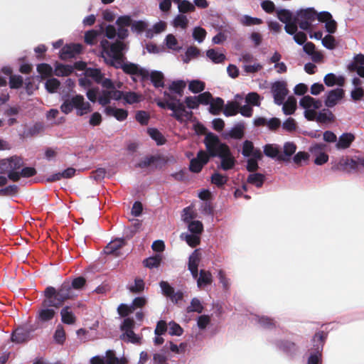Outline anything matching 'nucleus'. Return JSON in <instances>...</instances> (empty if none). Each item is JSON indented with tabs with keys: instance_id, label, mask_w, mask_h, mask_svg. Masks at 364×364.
I'll return each instance as SVG.
<instances>
[{
	"instance_id": "8fccbe9b",
	"label": "nucleus",
	"mask_w": 364,
	"mask_h": 364,
	"mask_svg": "<svg viewBox=\"0 0 364 364\" xmlns=\"http://www.w3.org/2000/svg\"><path fill=\"white\" fill-rule=\"evenodd\" d=\"M99 32L96 30H90L85 33V42L90 46L97 44L98 41Z\"/></svg>"
},
{
	"instance_id": "dca6fc26",
	"label": "nucleus",
	"mask_w": 364,
	"mask_h": 364,
	"mask_svg": "<svg viewBox=\"0 0 364 364\" xmlns=\"http://www.w3.org/2000/svg\"><path fill=\"white\" fill-rule=\"evenodd\" d=\"M31 338V330L24 327L17 328L11 334V340L15 343H22Z\"/></svg>"
},
{
	"instance_id": "4d7b16f0",
	"label": "nucleus",
	"mask_w": 364,
	"mask_h": 364,
	"mask_svg": "<svg viewBox=\"0 0 364 364\" xmlns=\"http://www.w3.org/2000/svg\"><path fill=\"white\" fill-rule=\"evenodd\" d=\"M188 23L187 17L183 14H178L173 20L172 24L175 28L180 27L185 29Z\"/></svg>"
},
{
	"instance_id": "a18cd8bd",
	"label": "nucleus",
	"mask_w": 364,
	"mask_h": 364,
	"mask_svg": "<svg viewBox=\"0 0 364 364\" xmlns=\"http://www.w3.org/2000/svg\"><path fill=\"white\" fill-rule=\"evenodd\" d=\"M255 318L260 326L264 328L272 329L276 327V323L269 317L255 316Z\"/></svg>"
},
{
	"instance_id": "de8ad7c7",
	"label": "nucleus",
	"mask_w": 364,
	"mask_h": 364,
	"mask_svg": "<svg viewBox=\"0 0 364 364\" xmlns=\"http://www.w3.org/2000/svg\"><path fill=\"white\" fill-rule=\"evenodd\" d=\"M186 87L185 81L182 80L173 81L169 85V90L176 94L178 95L180 97L183 95V89Z\"/></svg>"
},
{
	"instance_id": "680f3d73",
	"label": "nucleus",
	"mask_w": 364,
	"mask_h": 364,
	"mask_svg": "<svg viewBox=\"0 0 364 364\" xmlns=\"http://www.w3.org/2000/svg\"><path fill=\"white\" fill-rule=\"evenodd\" d=\"M60 83L56 78H50L45 83L46 89L50 93L55 92L59 87Z\"/></svg>"
},
{
	"instance_id": "9d476101",
	"label": "nucleus",
	"mask_w": 364,
	"mask_h": 364,
	"mask_svg": "<svg viewBox=\"0 0 364 364\" xmlns=\"http://www.w3.org/2000/svg\"><path fill=\"white\" fill-rule=\"evenodd\" d=\"M127 358L116 357L114 351L107 350L105 355H95L90 359V364H127Z\"/></svg>"
},
{
	"instance_id": "a211bd4d",
	"label": "nucleus",
	"mask_w": 364,
	"mask_h": 364,
	"mask_svg": "<svg viewBox=\"0 0 364 364\" xmlns=\"http://www.w3.org/2000/svg\"><path fill=\"white\" fill-rule=\"evenodd\" d=\"M296 149L297 146L294 142H285L283 146V153H281L279 156V161H289L290 158L295 154Z\"/></svg>"
},
{
	"instance_id": "5fc2aeb1",
	"label": "nucleus",
	"mask_w": 364,
	"mask_h": 364,
	"mask_svg": "<svg viewBox=\"0 0 364 364\" xmlns=\"http://www.w3.org/2000/svg\"><path fill=\"white\" fill-rule=\"evenodd\" d=\"M148 134L150 137L154 139L158 145H162L165 143V139L161 133L156 129H148Z\"/></svg>"
},
{
	"instance_id": "c85d7f7f",
	"label": "nucleus",
	"mask_w": 364,
	"mask_h": 364,
	"mask_svg": "<svg viewBox=\"0 0 364 364\" xmlns=\"http://www.w3.org/2000/svg\"><path fill=\"white\" fill-rule=\"evenodd\" d=\"M282 105V111L286 115L293 114L296 109V100L294 97H289L284 100Z\"/></svg>"
},
{
	"instance_id": "e2e57ef3",
	"label": "nucleus",
	"mask_w": 364,
	"mask_h": 364,
	"mask_svg": "<svg viewBox=\"0 0 364 364\" xmlns=\"http://www.w3.org/2000/svg\"><path fill=\"white\" fill-rule=\"evenodd\" d=\"M211 181L217 186L220 187L227 183L228 177L218 172H215L211 176Z\"/></svg>"
},
{
	"instance_id": "0e129e2a",
	"label": "nucleus",
	"mask_w": 364,
	"mask_h": 364,
	"mask_svg": "<svg viewBox=\"0 0 364 364\" xmlns=\"http://www.w3.org/2000/svg\"><path fill=\"white\" fill-rule=\"evenodd\" d=\"M178 11L181 14L192 12L195 11V5L188 0L183 1L178 6Z\"/></svg>"
},
{
	"instance_id": "f3484780",
	"label": "nucleus",
	"mask_w": 364,
	"mask_h": 364,
	"mask_svg": "<svg viewBox=\"0 0 364 364\" xmlns=\"http://www.w3.org/2000/svg\"><path fill=\"white\" fill-rule=\"evenodd\" d=\"M318 20L325 23V28L328 33H334L337 28V23L328 11H321L318 14Z\"/></svg>"
},
{
	"instance_id": "c756f323",
	"label": "nucleus",
	"mask_w": 364,
	"mask_h": 364,
	"mask_svg": "<svg viewBox=\"0 0 364 364\" xmlns=\"http://www.w3.org/2000/svg\"><path fill=\"white\" fill-rule=\"evenodd\" d=\"M60 316L62 322L65 324L72 325L75 322L76 318L68 306H65L61 309Z\"/></svg>"
},
{
	"instance_id": "7c9ffc66",
	"label": "nucleus",
	"mask_w": 364,
	"mask_h": 364,
	"mask_svg": "<svg viewBox=\"0 0 364 364\" xmlns=\"http://www.w3.org/2000/svg\"><path fill=\"white\" fill-rule=\"evenodd\" d=\"M209 112L213 115H218L224 107V100L220 97L213 98L210 103Z\"/></svg>"
},
{
	"instance_id": "412c9836",
	"label": "nucleus",
	"mask_w": 364,
	"mask_h": 364,
	"mask_svg": "<svg viewBox=\"0 0 364 364\" xmlns=\"http://www.w3.org/2000/svg\"><path fill=\"white\" fill-rule=\"evenodd\" d=\"M355 140V136L352 133L342 134L336 144V148L338 150L346 149L350 147L352 142Z\"/></svg>"
},
{
	"instance_id": "e433bc0d",
	"label": "nucleus",
	"mask_w": 364,
	"mask_h": 364,
	"mask_svg": "<svg viewBox=\"0 0 364 364\" xmlns=\"http://www.w3.org/2000/svg\"><path fill=\"white\" fill-rule=\"evenodd\" d=\"M164 43L168 49L173 51H179L181 49V46H179L178 40L173 34H168L166 36Z\"/></svg>"
},
{
	"instance_id": "338daca9",
	"label": "nucleus",
	"mask_w": 364,
	"mask_h": 364,
	"mask_svg": "<svg viewBox=\"0 0 364 364\" xmlns=\"http://www.w3.org/2000/svg\"><path fill=\"white\" fill-rule=\"evenodd\" d=\"M18 187L16 185H9L5 188L0 189V196H13L17 194Z\"/></svg>"
},
{
	"instance_id": "bb28decb",
	"label": "nucleus",
	"mask_w": 364,
	"mask_h": 364,
	"mask_svg": "<svg viewBox=\"0 0 364 364\" xmlns=\"http://www.w3.org/2000/svg\"><path fill=\"white\" fill-rule=\"evenodd\" d=\"M335 116L328 109H323L319 112H316L314 120L319 123H326L333 122Z\"/></svg>"
},
{
	"instance_id": "f03ea898",
	"label": "nucleus",
	"mask_w": 364,
	"mask_h": 364,
	"mask_svg": "<svg viewBox=\"0 0 364 364\" xmlns=\"http://www.w3.org/2000/svg\"><path fill=\"white\" fill-rule=\"evenodd\" d=\"M204 144L211 157L218 156L220 159L219 168L228 171L235 166L236 160L231 154L229 146L222 143L216 134L208 133L205 136Z\"/></svg>"
},
{
	"instance_id": "6e6552de",
	"label": "nucleus",
	"mask_w": 364,
	"mask_h": 364,
	"mask_svg": "<svg viewBox=\"0 0 364 364\" xmlns=\"http://www.w3.org/2000/svg\"><path fill=\"white\" fill-rule=\"evenodd\" d=\"M299 105L304 109V117L309 121H314L316 110L322 107V102L310 95H304L299 100Z\"/></svg>"
},
{
	"instance_id": "ddd939ff",
	"label": "nucleus",
	"mask_w": 364,
	"mask_h": 364,
	"mask_svg": "<svg viewBox=\"0 0 364 364\" xmlns=\"http://www.w3.org/2000/svg\"><path fill=\"white\" fill-rule=\"evenodd\" d=\"M146 304L144 296L136 297L130 305L121 304L117 308V312L121 316H127L138 308H142Z\"/></svg>"
},
{
	"instance_id": "5701e85b",
	"label": "nucleus",
	"mask_w": 364,
	"mask_h": 364,
	"mask_svg": "<svg viewBox=\"0 0 364 364\" xmlns=\"http://www.w3.org/2000/svg\"><path fill=\"white\" fill-rule=\"evenodd\" d=\"M323 81L328 87H333L336 85L341 87L344 85L345 78L341 75L336 76L334 73H330L325 75Z\"/></svg>"
},
{
	"instance_id": "09e8293b",
	"label": "nucleus",
	"mask_w": 364,
	"mask_h": 364,
	"mask_svg": "<svg viewBox=\"0 0 364 364\" xmlns=\"http://www.w3.org/2000/svg\"><path fill=\"white\" fill-rule=\"evenodd\" d=\"M203 311V306L198 298H193L191 300L190 305L186 308L187 313L197 312L200 314Z\"/></svg>"
},
{
	"instance_id": "9b49d317",
	"label": "nucleus",
	"mask_w": 364,
	"mask_h": 364,
	"mask_svg": "<svg viewBox=\"0 0 364 364\" xmlns=\"http://www.w3.org/2000/svg\"><path fill=\"white\" fill-rule=\"evenodd\" d=\"M287 82L284 81H276L271 86V92L274 98V102L277 105H282L289 93Z\"/></svg>"
},
{
	"instance_id": "f704fd0d",
	"label": "nucleus",
	"mask_w": 364,
	"mask_h": 364,
	"mask_svg": "<svg viewBox=\"0 0 364 364\" xmlns=\"http://www.w3.org/2000/svg\"><path fill=\"white\" fill-rule=\"evenodd\" d=\"M43 307V309L39 310L38 314V318L41 322H47L53 319V318L55 315V311L53 309H49L48 307L46 306Z\"/></svg>"
},
{
	"instance_id": "864d4df0",
	"label": "nucleus",
	"mask_w": 364,
	"mask_h": 364,
	"mask_svg": "<svg viewBox=\"0 0 364 364\" xmlns=\"http://www.w3.org/2000/svg\"><path fill=\"white\" fill-rule=\"evenodd\" d=\"M218 278L219 280V282L221 284L223 289L225 291H228L231 286V281L230 279L228 278L226 275L224 271L222 269L219 270L218 272Z\"/></svg>"
},
{
	"instance_id": "4c0bfd02",
	"label": "nucleus",
	"mask_w": 364,
	"mask_h": 364,
	"mask_svg": "<svg viewBox=\"0 0 364 364\" xmlns=\"http://www.w3.org/2000/svg\"><path fill=\"white\" fill-rule=\"evenodd\" d=\"M74 71V68L70 65L58 64L56 65L54 73L57 76H68Z\"/></svg>"
},
{
	"instance_id": "2f4dec72",
	"label": "nucleus",
	"mask_w": 364,
	"mask_h": 364,
	"mask_svg": "<svg viewBox=\"0 0 364 364\" xmlns=\"http://www.w3.org/2000/svg\"><path fill=\"white\" fill-rule=\"evenodd\" d=\"M65 300L70 299L77 296V294L71 289L70 282H65L61 286L56 289Z\"/></svg>"
},
{
	"instance_id": "4be33fe9",
	"label": "nucleus",
	"mask_w": 364,
	"mask_h": 364,
	"mask_svg": "<svg viewBox=\"0 0 364 364\" xmlns=\"http://www.w3.org/2000/svg\"><path fill=\"white\" fill-rule=\"evenodd\" d=\"M237 99H242L240 95H235V101H228L224 107L223 114L226 117L235 116L239 112L240 105L237 102Z\"/></svg>"
},
{
	"instance_id": "c03bdc74",
	"label": "nucleus",
	"mask_w": 364,
	"mask_h": 364,
	"mask_svg": "<svg viewBox=\"0 0 364 364\" xmlns=\"http://www.w3.org/2000/svg\"><path fill=\"white\" fill-rule=\"evenodd\" d=\"M161 262V256L160 255H156L145 259L143 261V264L146 267L149 269L158 267Z\"/></svg>"
},
{
	"instance_id": "052dcab7",
	"label": "nucleus",
	"mask_w": 364,
	"mask_h": 364,
	"mask_svg": "<svg viewBox=\"0 0 364 364\" xmlns=\"http://www.w3.org/2000/svg\"><path fill=\"white\" fill-rule=\"evenodd\" d=\"M240 22L244 26H250L253 25H259L262 23V21L261 18H259L252 17L248 15H244L241 18Z\"/></svg>"
},
{
	"instance_id": "a19ab883",
	"label": "nucleus",
	"mask_w": 364,
	"mask_h": 364,
	"mask_svg": "<svg viewBox=\"0 0 364 364\" xmlns=\"http://www.w3.org/2000/svg\"><path fill=\"white\" fill-rule=\"evenodd\" d=\"M80 50L81 46L78 44L67 46L62 49V55L65 58H72L75 54L79 53Z\"/></svg>"
},
{
	"instance_id": "f8f14e48",
	"label": "nucleus",
	"mask_w": 364,
	"mask_h": 364,
	"mask_svg": "<svg viewBox=\"0 0 364 364\" xmlns=\"http://www.w3.org/2000/svg\"><path fill=\"white\" fill-rule=\"evenodd\" d=\"M134 322L132 318H124L121 325V330L123 331L121 338L122 339H127V341L131 342L132 343H139L141 338L134 333Z\"/></svg>"
},
{
	"instance_id": "1a4fd4ad",
	"label": "nucleus",
	"mask_w": 364,
	"mask_h": 364,
	"mask_svg": "<svg viewBox=\"0 0 364 364\" xmlns=\"http://www.w3.org/2000/svg\"><path fill=\"white\" fill-rule=\"evenodd\" d=\"M45 299L42 305L46 307L58 308L66 301L53 287H48L44 291Z\"/></svg>"
},
{
	"instance_id": "6ab92c4d",
	"label": "nucleus",
	"mask_w": 364,
	"mask_h": 364,
	"mask_svg": "<svg viewBox=\"0 0 364 364\" xmlns=\"http://www.w3.org/2000/svg\"><path fill=\"white\" fill-rule=\"evenodd\" d=\"M275 345L280 350L290 355H295L298 351L297 346L294 342L289 341H277Z\"/></svg>"
},
{
	"instance_id": "ea45409f",
	"label": "nucleus",
	"mask_w": 364,
	"mask_h": 364,
	"mask_svg": "<svg viewBox=\"0 0 364 364\" xmlns=\"http://www.w3.org/2000/svg\"><path fill=\"white\" fill-rule=\"evenodd\" d=\"M124 244V240L123 238H117L107 244L105 248V252L106 254H112L122 246H123Z\"/></svg>"
},
{
	"instance_id": "2eb2a0df",
	"label": "nucleus",
	"mask_w": 364,
	"mask_h": 364,
	"mask_svg": "<svg viewBox=\"0 0 364 364\" xmlns=\"http://www.w3.org/2000/svg\"><path fill=\"white\" fill-rule=\"evenodd\" d=\"M210 156L209 153L207 154L203 150L199 151L196 157L192 159L190 161V171L193 173H199L203 166L209 161Z\"/></svg>"
},
{
	"instance_id": "7ed1b4c3",
	"label": "nucleus",
	"mask_w": 364,
	"mask_h": 364,
	"mask_svg": "<svg viewBox=\"0 0 364 364\" xmlns=\"http://www.w3.org/2000/svg\"><path fill=\"white\" fill-rule=\"evenodd\" d=\"M85 74L86 77L92 78L103 87L98 97V102L101 105H107L110 103L111 100H119L121 99L123 92L117 90L114 82L109 78L105 77V74L100 69L88 68L85 70Z\"/></svg>"
},
{
	"instance_id": "39448f33",
	"label": "nucleus",
	"mask_w": 364,
	"mask_h": 364,
	"mask_svg": "<svg viewBox=\"0 0 364 364\" xmlns=\"http://www.w3.org/2000/svg\"><path fill=\"white\" fill-rule=\"evenodd\" d=\"M157 105L162 109H168L172 111L171 116L178 122H183L184 120H189L193 114L191 111H187L184 104L181 101L170 102L169 100H159Z\"/></svg>"
},
{
	"instance_id": "58836bf2",
	"label": "nucleus",
	"mask_w": 364,
	"mask_h": 364,
	"mask_svg": "<svg viewBox=\"0 0 364 364\" xmlns=\"http://www.w3.org/2000/svg\"><path fill=\"white\" fill-rule=\"evenodd\" d=\"M200 53V50L196 46H189L182 57V60L184 63H188L192 59L197 58Z\"/></svg>"
},
{
	"instance_id": "3c124183",
	"label": "nucleus",
	"mask_w": 364,
	"mask_h": 364,
	"mask_svg": "<svg viewBox=\"0 0 364 364\" xmlns=\"http://www.w3.org/2000/svg\"><path fill=\"white\" fill-rule=\"evenodd\" d=\"M205 82L199 80H193L189 82L188 89L193 93H199L204 90Z\"/></svg>"
},
{
	"instance_id": "bf43d9fd",
	"label": "nucleus",
	"mask_w": 364,
	"mask_h": 364,
	"mask_svg": "<svg viewBox=\"0 0 364 364\" xmlns=\"http://www.w3.org/2000/svg\"><path fill=\"white\" fill-rule=\"evenodd\" d=\"M206 34V31L200 26H197L193 28V38L199 43H202L204 41Z\"/></svg>"
},
{
	"instance_id": "20e7f679",
	"label": "nucleus",
	"mask_w": 364,
	"mask_h": 364,
	"mask_svg": "<svg viewBox=\"0 0 364 364\" xmlns=\"http://www.w3.org/2000/svg\"><path fill=\"white\" fill-rule=\"evenodd\" d=\"M73 109H76L77 116H83L92 111L90 104L85 102L84 97L81 95L68 96L63 100L60 109L64 114L70 113Z\"/></svg>"
},
{
	"instance_id": "4468645a",
	"label": "nucleus",
	"mask_w": 364,
	"mask_h": 364,
	"mask_svg": "<svg viewBox=\"0 0 364 364\" xmlns=\"http://www.w3.org/2000/svg\"><path fill=\"white\" fill-rule=\"evenodd\" d=\"M345 96V91L341 87L331 90L325 94L324 105L328 108H332L339 104Z\"/></svg>"
},
{
	"instance_id": "c9c22d12",
	"label": "nucleus",
	"mask_w": 364,
	"mask_h": 364,
	"mask_svg": "<svg viewBox=\"0 0 364 364\" xmlns=\"http://www.w3.org/2000/svg\"><path fill=\"white\" fill-rule=\"evenodd\" d=\"M264 180V175L259 173H253L248 176L247 181V183L252 184L257 188H260L262 186Z\"/></svg>"
},
{
	"instance_id": "cd10ccee",
	"label": "nucleus",
	"mask_w": 364,
	"mask_h": 364,
	"mask_svg": "<svg viewBox=\"0 0 364 364\" xmlns=\"http://www.w3.org/2000/svg\"><path fill=\"white\" fill-rule=\"evenodd\" d=\"M213 282L212 274L207 270L200 269L199 272V277L197 279V286L198 288L204 287L209 285Z\"/></svg>"
},
{
	"instance_id": "473e14b6",
	"label": "nucleus",
	"mask_w": 364,
	"mask_h": 364,
	"mask_svg": "<svg viewBox=\"0 0 364 364\" xmlns=\"http://www.w3.org/2000/svg\"><path fill=\"white\" fill-rule=\"evenodd\" d=\"M277 17L280 21L284 23H289L294 21V18L293 13L289 9H278L276 10Z\"/></svg>"
},
{
	"instance_id": "37998d69",
	"label": "nucleus",
	"mask_w": 364,
	"mask_h": 364,
	"mask_svg": "<svg viewBox=\"0 0 364 364\" xmlns=\"http://www.w3.org/2000/svg\"><path fill=\"white\" fill-rule=\"evenodd\" d=\"M188 230L195 235H200L203 231V223L199 220H191L188 223Z\"/></svg>"
},
{
	"instance_id": "69168bd1",
	"label": "nucleus",
	"mask_w": 364,
	"mask_h": 364,
	"mask_svg": "<svg viewBox=\"0 0 364 364\" xmlns=\"http://www.w3.org/2000/svg\"><path fill=\"white\" fill-rule=\"evenodd\" d=\"M282 129L288 132H293L296 130L297 124L294 118L289 117L282 123Z\"/></svg>"
},
{
	"instance_id": "aec40b11",
	"label": "nucleus",
	"mask_w": 364,
	"mask_h": 364,
	"mask_svg": "<svg viewBox=\"0 0 364 364\" xmlns=\"http://www.w3.org/2000/svg\"><path fill=\"white\" fill-rule=\"evenodd\" d=\"M245 125L244 122H238L235 124L230 130L227 132L225 136L226 138L234 139H241L245 134Z\"/></svg>"
},
{
	"instance_id": "13d9d810",
	"label": "nucleus",
	"mask_w": 364,
	"mask_h": 364,
	"mask_svg": "<svg viewBox=\"0 0 364 364\" xmlns=\"http://www.w3.org/2000/svg\"><path fill=\"white\" fill-rule=\"evenodd\" d=\"M17 174L18 175V181L21 177L29 178L36 174V170L33 167H24L23 166L19 169L16 170Z\"/></svg>"
},
{
	"instance_id": "79ce46f5",
	"label": "nucleus",
	"mask_w": 364,
	"mask_h": 364,
	"mask_svg": "<svg viewBox=\"0 0 364 364\" xmlns=\"http://www.w3.org/2000/svg\"><path fill=\"white\" fill-rule=\"evenodd\" d=\"M207 57L215 63H220L225 60V55L215 49H209L206 52Z\"/></svg>"
},
{
	"instance_id": "0eeeda50",
	"label": "nucleus",
	"mask_w": 364,
	"mask_h": 364,
	"mask_svg": "<svg viewBox=\"0 0 364 364\" xmlns=\"http://www.w3.org/2000/svg\"><path fill=\"white\" fill-rule=\"evenodd\" d=\"M326 334L323 331L316 333L313 339V349L308 358L307 364H322V350Z\"/></svg>"
},
{
	"instance_id": "49530a36",
	"label": "nucleus",
	"mask_w": 364,
	"mask_h": 364,
	"mask_svg": "<svg viewBox=\"0 0 364 364\" xmlns=\"http://www.w3.org/2000/svg\"><path fill=\"white\" fill-rule=\"evenodd\" d=\"M181 238L184 240L187 244L192 247L197 246L200 242V236L193 234L182 233Z\"/></svg>"
},
{
	"instance_id": "393cba45",
	"label": "nucleus",
	"mask_w": 364,
	"mask_h": 364,
	"mask_svg": "<svg viewBox=\"0 0 364 364\" xmlns=\"http://www.w3.org/2000/svg\"><path fill=\"white\" fill-rule=\"evenodd\" d=\"M263 152L267 157L276 159L279 161V156L281 155V149L278 144H267L263 146Z\"/></svg>"
},
{
	"instance_id": "423d86ee",
	"label": "nucleus",
	"mask_w": 364,
	"mask_h": 364,
	"mask_svg": "<svg viewBox=\"0 0 364 364\" xmlns=\"http://www.w3.org/2000/svg\"><path fill=\"white\" fill-rule=\"evenodd\" d=\"M23 165V159L17 156L0 160V174H7L9 180L17 182L18 175L16 170H19Z\"/></svg>"
},
{
	"instance_id": "72a5a7b5",
	"label": "nucleus",
	"mask_w": 364,
	"mask_h": 364,
	"mask_svg": "<svg viewBox=\"0 0 364 364\" xmlns=\"http://www.w3.org/2000/svg\"><path fill=\"white\" fill-rule=\"evenodd\" d=\"M148 77L150 78L155 87H163L164 86V74L161 72L157 70L149 72Z\"/></svg>"
},
{
	"instance_id": "f257e3e1",
	"label": "nucleus",
	"mask_w": 364,
	"mask_h": 364,
	"mask_svg": "<svg viewBox=\"0 0 364 364\" xmlns=\"http://www.w3.org/2000/svg\"><path fill=\"white\" fill-rule=\"evenodd\" d=\"M101 55L105 61L116 68H122L128 74L139 75L143 78H148L149 71L132 63H124L122 51L125 44L122 42L110 43L107 39L100 41Z\"/></svg>"
},
{
	"instance_id": "a878e982",
	"label": "nucleus",
	"mask_w": 364,
	"mask_h": 364,
	"mask_svg": "<svg viewBox=\"0 0 364 364\" xmlns=\"http://www.w3.org/2000/svg\"><path fill=\"white\" fill-rule=\"evenodd\" d=\"M105 112L108 116L115 117L118 121L124 120L128 115L127 111L123 109H117L112 107H107L105 109Z\"/></svg>"
},
{
	"instance_id": "774afa93",
	"label": "nucleus",
	"mask_w": 364,
	"mask_h": 364,
	"mask_svg": "<svg viewBox=\"0 0 364 364\" xmlns=\"http://www.w3.org/2000/svg\"><path fill=\"white\" fill-rule=\"evenodd\" d=\"M255 149L251 141L245 140L243 142L242 154L245 157H250Z\"/></svg>"
},
{
	"instance_id": "b1692460",
	"label": "nucleus",
	"mask_w": 364,
	"mask_h": 364,
	"mask_svg": "<svg viewBox=\"0 0 364 364\" xmlns=\"http://www.w3.org/2000/svg\"><path fill=\"white\" fill-rule=\"evenodd\" d=\"M298 18L306 21L311 23L318 19V14L313 8L301 9L296 13Z\"/></svg>"
},
{
	"instance_id": "6e6d98bb",
	"label": "nucleus",
	"mask_w": 364,
	"mask_h": 364,
	"mask_svg": "<svg viewBox=\"0 0 364 364\" xmlns=\"http://www.w3.org/2000/svg\"><path fill=\"white\" fill-rule=\"evenodd\" d=\"M166 23L164 21H159L156 23L151 29L147 31V36L152 37L154 34H158L165 31Z\"/></svg>"
},
{
	"instance_id": "603ef678",
	"label": "nucleus",
	"mask_w": 364,
	"mask_h": 364,
	"mask_svg": "<svg viewBox=\"0 0 364 364\" xmlns=\"http://www.w3.org/2000/svg\"><path fill=\"white\" fill-rule=\"evenodd\" d=\"M53 339L58 344L62 345L65 341V332L62 325L57 326L53 335Z\"/></svg>"
}]
</instances>
